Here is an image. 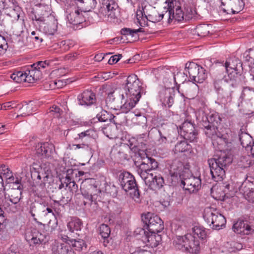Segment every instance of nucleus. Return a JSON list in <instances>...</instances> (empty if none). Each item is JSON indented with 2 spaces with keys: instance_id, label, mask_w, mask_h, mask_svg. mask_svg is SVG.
<instances>
[{
  "instance_id": "f257e3e1",
  "label": "nucleus",
  "mask_w": 254,
  "mask_h": 254,
  "mask_svg": "<svg viewBox=\"0 0 254 254\" xmlns=\"http://www.w3.org/2000/svg\"><path fill=\"white\" fill-rule=\"evenodd\" d=\"M127 83L122 90L125 98L124 103L121 106L122 112L127 113L135 107L143 92L142 83L135 74L129 75Z\"/></svg>"
},
{
  "instance_id": "f03ea898",
  "label": "nucleus",
  "mask_w": 254,
  "mask_h": 254,
  "mask_svg": "<svg viewBox=\"0 0 254 254\" xmlns=\"http://www.w3.org/2000/svg\"><path fill=\"white\" fill-rule=\"evenodd\" d=\"M215 158L208 160L212 178L216 182L221 181L225 177V170L232 161L233 158L228 150H220Z\"/></svg>"
},
{
  "instance_id": "7ed1b4c3",
  "label": "nucleus",
  "mask_w": 254,
  "mask_h": 254,
  "mask_svg": "<svg viewBox=\"0 0 254 254\" xmlns=\"http://www.w3.org/2000/svg\"><path fill=\"white\" fill-rule=\"evenodd\" d=\"M164 17H166L165 12H159L156 7L152 5H145L142 11L136 13L137 22L141 27L147 25L146 20L155 23L160 21Z\"/></svg>"
},
{
  "instance_id": "20e7f679",
  "label": "nucleus",
  "mask_w": 254,
  "mask_h": 254,
  "mask_svg": "<svg viewBox=\"0 0 254 254\" xmlns=\"http://www.w3.org/2000/svg\"><path fill=\"white\" fill-rule=\"evenodd\" d=\"M174 243L176 249L183 252L197 254L200 250L199 240L190 234L184 236H177Z\"/></svg>"
},
{
  "instance_id": "39448f33",
  "label": "nucleus",
  "mask_w": 254,
  "mask_h": 254,
  "mask_svg": "<svg viewBox=\"0 0 254 254\" xmlns=\"http://www.w3.org/2000/svg\"><path fill=\"white\" fill-rule=\"evenodd\" d=\"M203 217L209 226L214 230L222 229L226 223L225 217L213 207L205 208Z\"/></svg>"
},
{
  "instance_id": "423d86ee",
  "label": "nucleus",
  "mask_w": 254,
  "mask_h": 254,
  "mask_svg": "<svg viewBox=\"0 0 254 254\" xmlns=\"http://www.w3.org/2000/svg\"><path fill=\"white\" fill-rule=\"evenodd\" d=\"M31 178L33 181L34 186L43 190L45 188L46 184L48 182L49 173L46 168L33 163L30 169Z\"/></svg>"
},
{
  "instance_id": "0eeeda50",
  "label": "nucleus",
  "mask_w": 254,
  "mask_h": 254,
  "mask_svg": "<svg viewBox=\"0 0 254 254\" xmlns=\"http://www.w3.org/2000/svg\"><path fill=\"white\" fill-rule=\"evenodd\" d=\"M185 71L189 73L190 79L193 83H202L207 77L206 70L193 62L186 64Z\"/></svg>"
},
{
  "instance_id": "6e6552de",
  "label": "nucleus",
  "mask_w": 254,
  "mask_h": 254,
  "mask_svg": "<svg viewBox=\"0 0 254 254\" xmlns=\"http://www.w3.org/2000/svg\"><path fill=\"white\" fill-rule=\"evenodd\" d=\"M141 218L144 224L143 228L149 233H158L164 229L163 222L157 215L148 212L142 215Z\"/></svg>"
},
{
  "instance_id": "1a4fd4ad",
  "label": "nucleus",
  "mask_w": 254,
  "mask_h": 254,
  "mask_svg": "<svg viewBox=\"0 0 254 254\" xmlns=\"http://www.w3.org/2000/svg\"><path fill=\"white\" fill-rule=\"evenodd\" d=\"M225 68L227 75H225L223 79L224 81H229V79L238 81L239 71L242 69V64L238 58H234L225 63Z\"/></svg>"
},
{
  "instance_id": "9d476101",
  "label": "nucleus",
  "mask_w": 254,
  "mask_h": 254,
  "mask_svg": "<svg viewBox=\"0 0 254 254\" xmlns=\"http://www.w3.org/2000/svg\"><path fill=\"white\" fill-rule=\"evenodd\" d=\"M137 235L141 236V241L145 246L144 248H155L158 246L161 241L160 235L157 233H149L146 231L144 228H138L134 232Z\"/></svg>"
},
{
  "instance_id": "9b49d317",
  "label": "nucleus",
  "mask_w": 254,
  "mask_h": 254,
  "mask_svg": "<svg viewBox=\"0 0 254 254\" xmlns=\"http://www.w3.org/2000/svg\"><path fill=\"white\" fill-rule=\"evenodd\" d=\"M167 6L168 8L165 11V14L168 23L173 21L180 22L185 19V13L176 1L172 0L168 3Z\"/></svg>"
},
{
  "instance_id": "f8f14e48",
  "label": "nucleus",
  "mask_w": 254,
  "mask_h": 254,
  "mask_svg": "<svg viewBox=\"0 0 254 254\" xmlns=\"http://www.w3.org/2000/svg\"><path fill=\"white\" fill-rule=\"evenodd\" d=\"M119 180L122 188L126 192L133 191L134 196L138 198L140 195L138 187L133 175L128 172L122 173L119 176Z\"/></svg>"
},
{
  "instance_id": "ddd939ff",
  "label": "nucleus",
  "mask_w": 254,
  "mask_h": 254,
  "mask_svg": "<svg viewBox=\"0 0 254 254\" xmlns=\"http://www.w3.org/2000/svg\"><path fill=\"white\" fill-rule=\"evenodd\" d=\"M226 83L223 85V88L217 93L218 98L224 104L231 102L232 99V94L234 89L238 85V81L229 79V81H225Z\"/></svg>"
},
{
  "instance_id": "4468645a",
  "label": "nucleus",
  "mask_w": 254,
  "mask_h": 254,
  "mask_svg": "<svg viewBox=\"0 0 254 254\" xmlns=\"http://www.w3.org/2000/svg\"><path fill=\"white\" fill-rule=\"evenodd\" d=\"M39 75V71L35 72L27 69L24 72L19 71L14 72L11 74L10 77L13 81L17 83L22 82L32 83L38 79Z\"/></svg>"
},
{
  "instance_id": "2eb2a0df",
  "label": "nucleus",
  "mask_w": 254,
  "mask_h": 254,
  "mask_svg": "<svg viewBox=\"0 0 254 254\" xmlns=\"http://www.w3.org/2000/svg\"><path fill=\"white\" fill-rule=\"evenodd\" d=\"M25 239L31 244H45L49 240V236L46 234H42L36 229L28 230L25 233Z\"/></svg>"
},
{
  "instance_id": "dca6fc26",
  "label": "nucleus",
  "mask_w": 254,
  "mask_h": 254,
  "mask_svg": "<svg viewBox=\"0 0 254 254\" xmlns=\"http://www.w3.org/2000/svg\"><path fill=\"white\" fill-rule=\"evenodd\" d=\"M189 174L185 173L183 174L181 178V184L183 188L190 192H194L198 190L201 187V180L199 177H195Z\"/></svg>"
},
{
  "instance_id": "f3484780",
  "label": "nucleus",
  "mask_w": 254,
  "mask_h": 254,
  "mask_svg": "<svg viewBox=\"0 0 254 254\" xmlns=\"http://www.w3.org/2000/svg\"><path fill=\"white\" fill-rule=\"evenodd\" d=\"M181 135L187 141L197 142V132L194 125L190 121H185L180 127Z\"/></svg>"
},
{
  "instance_id": "a211bd4d",
  "label": "nucleus",
  "mask_w": 254,
  "mask_h": 254,
  "mask_svg": "<svg viewBox=\"0 0 254 254\" xmlns=\"http://www.w3.org/2000/svg\"><path fill=\"white\" fill-rule=\"evenodd\" d=\"M142 175L145 184L151 189H160L163 186L164 179L161 175L154 176L153 174L147 175L144 173Z\"/></svg>"
},
{
  "instance_id": "6ab92c4d",
  "label": "nucleus",
  "mask_w": 254,
  "mask_h": 254,
  "mask_svg": "<svg viewBox=\"0 0 254 254\" xmlns=\"http://www.w3.org/2000/svg\"><path fill=\"white\" fill-rule=\"evenodd\" d=\"M234 231L242 235L254 234V225L248 223L247 221L239 220L237 221L233 227Z\"/></svg>"
},
{
  "instance_id": "aec40b11",
  "label": "nucleus",
  "mask_w": 254,
  "mask_h": 254,
  "mask_svg": "<svg viewBox=\"0 0 254 254\" xmlns=\"http://www.w3.org/2000/svg\"><path fill=\"white\" fill-rule=\"evenodd\" d=\"M77 100L79 105L90 106L96 102L95 94L91 90H86L79 94Z\"/></svg>"
},
{
  "instance_id": "412c9836",
  "label": "nucleus",
  "mask_w": 254,
  "mask_h": 254,
  "mask_svg": "<svg viewBox=\"0 0 254 254\" xmlns=\"http://www.w3.org/2000/svg\"><path fill=\"white\" fill-rule=\"evenodd\" d=\"M16 186L10 190V194L7 198L9 201L19 202L21 198L22 186L20 184V180L17 178L13 183Z\"/></svg>"
},
{
  "instance_id": "4be33fe9",
  "label": "nucleus",
  "mask_w": 254,
  "mask_h": 254,
  "mask_svg": "<svg viewBox=\"0 0 254 254\" xmlns=\"http://www.w3.org/2000/svg\"><path fill=\"white\" fill-rule=\"evenodd\" d=\"M116 9L113 5L110 3L100 8L99 10V16L105 20H110L115 19L116 16Z\"/></svg>"
},
{
  "instance_id": "5701e85b",
  "label": "nucleus",
  "mask_w": 254,
  "mask_h": 254,
  "mask_svg": "<svg viewBox=\"0 0 254 254\" xmlns=\"http://www.w3.org/2000/svg\"><path fill=\"white\" fill-rule=\"evenodd\" d=\"M228 9L222 7L224 12L229 13L231 10L233 14L238 13L244 8L245 2L243 0H233V1H228Z\"/></svg>"
},
{
  "instance_id": "b1692460",
  "label": "nucleus",
  "mask_w": 254,
  "mask_h": 254,
  "mask_svg": "<svg viewBox=\"0 0 254 254\" xmlns=\"http://www.w3.org/2000/svg\"><path fill=\"white\" fill-rule=\"evenodd\" d=\"M184 169L182 162L179 159H176L172 161L170 164V175L173 178H177L178 175L183 176L181 172Z\"/></svg>"
},
{
  "instance_id": "393cba45",
  "label": "nucleus",
  "mask_w": 254,
  "mask_h": 254,
  "mask_svg": "<svg viewBox=\"0 0 254 254\" xmlns=\"http://www.w3.org/2000/svg\"><path fill=\"white\" fill-rule=\"evenodd\" d=\"M79 11L78 9H75L66 15V18L70 23L77 25L84 21L82 14Z\"/></svg>"
},
{
  "instance_id": "a878e982",
  "label": "nucleus",
  "mask_w": 254,
  "mask_h": 254,
  "mask_svg": "<svg viewBox=\"0 0 254 254\" xmlns=\"http://www.w3.org/2000/svg\"><path fill=\"white\" fill-rule=\"evenodd\" d=\"M121 99V103L123 104L125 102V96L121 89H116L113 91L108 93V96L106 99L107 105L111 104L115 99Z\"/></svg>"
},
{
  "instance_id": "bb28decb",
  "label": "nucleus",
  "mask_w": 254,
  "mask_h": 254,
  "mask_svg": "<svg viewBox=\"0 0 254 254\" xmlns=\"http://www.w3.org/2000/svg\"><path fill=\"white\" fill-rule=\"evenodd\" d=\"M142 161L140 165V170L138 171V173L141 178L143 179L142 174H146L150 175L152 174L150 173L151 171L150 166V157H148L146 155L141 157Z\"/></svg>"
},
{
  "instance_id": "cd10ccee",
  "label": "nucleus",
  "mask_w": 254,
  "mask_h": 254,
  "mask_svg": "<svg viewBox=\"0 0 254 254\" xmlns=\"http://www.w3.org/2000/svg\"><path fill=\"white\" fill-rule=\"evenodd\" d=\"M68 246L67 243H62L55 241L51 246L52 254H64Z\"/></svg>"
},
{
  "instance_id": "c85d7f7f",
  "label": "nucleus",
  "mask_w": 254,
  "mask_h": 254,
  "mask_svg": "<svg viewBox=\"0 0 254 254\" xmlns=\"http://www.w3.org/2000/svg\"><path fill=\"white\" fill-rule=\"evenodd\" d=\"M170 88V87H169ZM170 89H166L161 95V101L162 103L168 107L172 106L174 103V94L171 93Z\"/></svg>"
},
{
  "instance_id": "c756f323",
  "label": "nucleus",
  "mask_w": 254,
  "mask_h": 254,
  "mask_svg": "<svg viewBox=\"0 0 254 254\" xmlns=\"http://www.w3.org/2000/svg\"><path fill=\"white\" fill-rule=\"evenodd\" d=\"M90 189L88 191L83 190H81L82 195L84 197L83 203L84 206L91 205L93 201V196L96 194L93 191L94 190H97L96 187L91 185H90Z\"/></svg>"
},
{
  "instance_id": "7c9ffc66",
  "label": "nucleus",
  "mask_w": 254,
  "mask_h": 254,
  "mask_svg": "<svg viewBox=\"0 0 254 254\" xmlns=\"http://www.w3.org/2000/svg\"><path fill=\"white\" fill-rule=\"evenodd\" d=\"M58 21L54 18H53L50 22L45 23L43 28L44 33L48 35L54 34L57 30Z\"/></svg>"
},
{
  "instance_id": "2f4dec72",
  "label": "nucleus",
  "mask_w": 254,
  "mask_h": 254,
  "mask_svg": "<svg viewBox=\"0 0 254 254\" xmlns=\"http://www.w3.org/2000/svg\"><path fill=\"white\" fill-rule=\"evenodd\" d=\"M202 126L204 127V131L207 136L212 137L216 134L218 127L214 125H210L209 123L204 121V119H202Z\"/></svg>"
},
{
  "instance_id": "473e14b6",
  "label": "nucleus",
  "mask_w": 254,
  "mask_h": 254,
  "mask_svg": "<svg viewBox=\"0 0 254 254\" xmlns=\"http://www.w3.org/2000/svg\"><path fill=\"white\" fill-rule=\"evenodd\" d=\"M36 147H38L37 152L39 154L48 157L51 154L54 145L53 144H38V146Z\"/></svg>"
},
{
  "instance_id": "72a5a7b5",
  "label": "nucleus",
  "mask_w": 254,
  "mask_h": 254,
  "mask_svg": "<svg viewBox=\"0 0 254 254\" xmlns=\"http://www.w3.org/2000/svg\"><path fill=\"white\" fill-rule=\"evenodd\" d=\"M82 225V222L80 219L74 217L68 223L67 226L70 232H74L80 230Z\"/></svg>"
},
{
  "instance_id": "f704fd0d",
  "label": "nucleus",
  "mask_w": 254,
  "mask_h": 254,
  "mask_svg": "<svg viewBox=\"0 0 254 254\" xmlns=\"http://www.w3.org/2000/svg\"><path fill=\"white\" fill-rule=\"evenodd\" d=\"M202 119H204V121H206L210 125H214V126L218 127L220 124L221 122V119L218 113H210L207 116L203 117Z\"/></svg>"
},
{
  "instance_id": "c9c22d12",
  "label": "nucleus",
  "mask_w": 254,
  "mask_h": 254,
  "mask_svg": "<svg viewBox=\"0 0 254 254\" xmlns=\"http://www.w3.org/2000/svg\"><path fill=\"white\" fill-rule=\"evenodd\" d=\"M34 102L30 101L28 103H25L22 105L20 109V112L22 116H29L32 114V112L36 111V108L34 107Z\"/></svg>"
},
{
  "instance_id": "e433bc0d",
  "label": "nucleus",
  "mask_w": 254,
  "mask_h": 254,
  "mask_svg": "<svg viewBox=\"0 0 254 254\" xmlns=\"http://www.w3.org/2000/svg\"><path fill=\"white\" fill-rule=\"evenodd\" d=\"M125 147L127 150H130L131 152L134 154V156H137L142 157L146 155L144 150L139 148V144H126Z\"/></svg>"
},
{
  "instance_id": "4c0bfd02",
  "label": "nucleus",
  "mask_w": 254,
  "mask_h": 254,
  "mask_svg": "<svg viewBox=\"0 0 254 254\" xmlns=\"http://www.w3.org/2000/svg\"><path fill=\"white\" fill-rule=\"evenodd\" d=\"M96 118L99 121L101 122H106L108 121L112 122L115 118V116L105 110H102L96 115Z\"/></svg>"
},
{
  "instance_id": "58836bf2",
  "label": "nucleus",
  "mask_w": 254,
  "mask_h": 254,
  "mask_svg": "<svg viewBox=\"0 0 254 254\" xmlns=\"http://www.w3.org/2000/svg\"><path fill=\"white\" fill-rule=\"evenodd\" d=\"M0 168H1V169L0 170V174H1V176L2 175L3 176L5 177V178L6 180H9L8 183H11L12 182L13 183H14V182L15 181V178L13 176L12 173L10 170V169L7 168L6 166L4 165H2Z\"/></svg>"
},
{
  "instance_id": "ea45409f",
  "label": "nucleus",
  "mask_w": 254,
  "mask_h": 254,
  "mask_svg": "<svg viewBox=\"0 0 254 254\" xmlns=\"http://www.w3.org/2000/svg\"><path fill=\"white\" fill-rule=\"evenodd\" d=\"M69 242L68 245L71 246L73 248L77 251H80L82 250L83 248H86L87 245L84 240L81 239H71L68 240Z\"/></svg>"
},
{
  "instance_id": "a19ab883",
  "label": "nucleus",
  "mask_w": 254,
  "mask_h": 254,
  "mask_svg": "<svg viewBox=\"0 0 254 254\" xmlns=\"http://www.w3.org/2000/svg\"><path fill=\"white\" fill-rule=\"evenodd\" d=\"M187 78V75L185 72L178 71L176 73L175 72L173 75L174 84L177 85L183 83L186 81Z\"/></svg>"
},
{
  "instance_id": "79ce46f5",
  "label": "nucleus",
  "mask_w": 254,
  "mask_h": 254,
  "mask_svg": "<svg viewBox=\"0 0 254 254\" xmlns=\"http://www.w3.org/2000/svg\"><path fill=\"white\" fill-rule=\"evenodd\" d=\"M42 206L39 204L32 203L30 206L29 213L34 218V220L36 221L37 219L35 216H39L41 212Z\"/></svg>"
},
{
  "instance_id": "37998d69",
  "label": "nucleus",
  "mask_w": 254,
  "mask_h": 254,
  "mask_svg": "<svg viewBox=\"0 0 254 254\" xmlns=\"http://www.w3.org/2000/svg\"><path fill=\"white\" fill-rule=\"evenodd\" d=\"M191 146L190 144H176L174 149L175 154L180 152H191Z\"/></svg>"
},
{
  "instance_id": "c03bdc74",
  "label": "nucleus",
  "mask_w": 254,
  "mask_h": 254,
  "mask_svg": "<svg viewBox=\"0 0 254 254\" xmlns=\"http://www.w3.org/2000/svg\"><path fill=\"white\" fill-rule=\"evenodd\" d=\"M193 235L198 238L203 240L206 238L207 233L203 227L196 226L193 228Z\"/></svg>"
},
{
  "instance_id": "a18cd8bd",
  "label": "nucleus",
  "mask_w": 254,
  "mask_h": 254,
  "mask_svg": "<svg viewBox=\"0 0 254 254\" xmlns=\"http://www.w3.org/2000/svg\"><path fill=\"white\" fill-rule=\"evenodd\" d=\"M66 184L65 186L68 187L70 190V191L73 193L76 192L78 189L77 185L74 181H72L69 176H66L65 178V182Z\"/></svg>"
},
{
  "instance_id": "49530a36",
  "label": "nucleus",
  "mask_w": 254,
  "mask_h": 254,
  "mask_svg": "<svg viewBox=\"0 0 254 254\" xmlns=\"http://www.w3.org/2000/svg\"><path fill=\"white\" fill-rule=\"evenodd\" d=\"M253 187V185L249 182H245L242 184L241 190L242 192L243 193L245 197H247L249 195H250L252 190L254 188Z\"/></svg>"
},
{
  "instance_id": "de8ad7c7",
  "label": "nucleus",
  "mask_w": 254,
  "mask_h": 254,
  "mask_svg": "<svg viewBox=\"0 0 254 254\" xmlns=\"http://www.w3.org/2000/svg\"><path fill=\"white\" fill-rule=\"evenodd\" d=\"M99 231L100 234L104 239L108 238L111 233L109 227L104 224L101 225L99 228Z\"/></svg>"
},
{
  "instance_id": "09e8293b",
  "label": "nucleus",
  "mask_w": 254,
  "mask_h": 254,
  "mask_svg": "<svg viewBox=\"0 0 254 254\" xmlns=\"http://www.w3.org/2000/svg\"><path fill=\"white\" fill-rule=\"evenodd\" d=\"M85 5L80 6L81 10L89 11L91 8H94L97 4L96 0H85Z\"/></svg>"
},
{
  "instance_id": "8fccbe9b",
  "label": "nucleus",
  "mask_w": 254,
  "mask_h": 254,
  "mask_svg": "<svg viewBox=\"0 0 254 254\" xmlns=\"http://www.w3.org/2000/svg\"><path fill=\"white\" fill-rule=\"evenodd\" d=\"M143 31L142 29L141 28L138 29H131L130 28H124L122 29L121 33L124 35H130L131 36H133L135 34Z\"/></svg>"
},
{
  "instance_id": "3c124183",
  "label": "nucleus",
  "mask_w": 254,
  "mask_h": 254,
  "mask_svg": "<svg viewBox=\"0 0 254 254\" xmlns=\"http://www.w3.org/2000/svg\"><path fill=\"white\" fill-rule=\"evenodd\" d=\"M93 132L92 130H87L78 134V137H75V139H81V141H86L88 139L91 138V133Z\"/></svg>"
},
{
  "instance_id": "603ef678",
  "label": "nucleus",
  "mask_w": 254,
  "mask_h": 254,
  "mask_svg": "<svg viewBox=\"0 0 254 254\" xmlns=\"http://www.w3.org/2000/svg\"><path fill=\"white\" fill-rule=\"evenodd\" d=\"M196 30L199 36H205L209 33L208 26L205 24L198 25Z\"/></svg>"
},
{
  "instance_id": "864d4df0",
  "label": "nucleus",
  "mask_w": 254,
  "mask_h": 254,
  "mask_svg": "<svg viewBox=\"0 0 254 254\" xmlns=\"http://www.w3.org/2000/svg\"><path fill=\"white\" fill-rule=\"evenodd\" d=\"M235 133L232 132V131L229 129H226L225 130V133L223 134L221 136L225 143H228L229 141H232V138L233 135H234Z\"/></svg>"
},
{
  "instance_id": "5fc2aeb1",
  "label": "nucleus",
  "mask_w": 254,
  "mask_h": 254,
  "mask_svg": "<svg viewBox=\"0 0 254 254\" xmlns=\"http://www.w3.org/2000/svg\"><path fill=\"white\" fill-rule=\"evenodd\" d=\"M195 14L196 11L193 8L191 7L187 8L185 14V20H188L192 18L193 17L195 16Z\"/></svg>"
},
{
  "instance_id": "6e6d98bb",
  "label": "nucleus",
  "mask_w": 254,
  "mask_h": 254,
  "mask_svg": "<svg viewBox=\"0 0 254 254\" xmlns=\"http://www.w3.org/2000/svg\"><path fill=\"white\" fill-rule=\"evenodd\" d=\"M41 63L42 61H39L36 63H34V64L31 65V67L29 69L30 70H33L35 72L39 71V75L38 76V79L41 76V69H42V65L41 64Z\"/></svg>"
},
{
  "instance_id": "4d7b16f0",
  "label": "nucleus",
  "mask_w": 254,
  "mask_h": 254,
  "mask_svg": "<svg viewBox=\"0 0 254 254\" xmlns=\"http://www.w3.org/2000/svg\"><path fill=\"white\" fill-rule=\"evenodd\" d=\"M244 54L246 55V60L251 62H254L253 65H254V48L249 49Z\"/></svg>"
},
{
  "instance_id": "13d9d810",
  "label": "nucleus",
  "mask_w": 254,
  "mask_h": 254,
  "mask_svg": "<svg viewBox=\"0 0 254 254\" xmlns=\"http://www.w3.org/2000/svg\"><path fill=\"white\" fill-rule=\"evenodd\" d=\"M251 136L247 133H242L239 135V141L240 143H245V142L251 143Z\"/></svg>"
},
{
  "instance_id": "bf43d9fd",
  "label": "nucleus",
  "mask_w": 254,
  "mask_h": 254,
  "mask_svg": "<svg viewBox=\"0 0 254 254\" xmlns=\"http://www.w3.org/2000/svg\"><path fill=\"white\" fill-rule=\"evenodd\" d=\"M73 146H74V149L76 150L77 149H82L85 151H89L91 150V148L88 145V144H73Z\"/></svg>"
},
{
  "instance_id": "052dcab7",
  "label": "nucleus",
  "mask_w": 254,
  "mask_h": 254,
  "mask_svg": "<svg viewBox=\"0 0 254 254\" xmlns=\"http://www.w3.org/2000/svg\"><path fill=\"white\" fill-rule=\"evenodd\" d=\"M122 57V55H116L112 56L108 61L110 64H113L117 63L120 59Z\"/></svg>"
},
{
  "instance_id": "680f3d73",
  "label": "nucleus",
  "mask_w": 254,
  "mask_h": 254,
  "mask_svg": "<svg viewBox=\"0 0 254 254\" xmlns=\"http://www.w3.org/2000/svg\"><path fill=\"white\" fill-rule=\"evenodd\" d=\"M222 85V81L221 79L218 78L217 79H214V86L215 89L216 90L217 93L219 91H220L223 87Z\"/></svg>"
},
{
  "instance_id": "e2e57ef3",
  "label": "nucleus",
  "mask_w": 254,
  "mask_h": 254,
  "mask_svg": "<svg viewBox=\"0 0 254 254\" xmlns=\"http://www.w3.org/2000/svg\"><path fill=\"white\" fill-rule=\"evenodd\" d=\"M50 112L55 113V116L57 118H59L60 116L61 113V112H62V111L59 107L55 106H53L51 108Z\"/></svg>"
},
{
  "instance_id": "0e129e2a",
  "label": "nucleus",
  "mask_w": 254,
  "mask_h": 254,
  "mask_svg": "<svg viewBox=\"0 0 254 254\" xmlns=\"http://www.w3.org/2000/svg\"><path fill=\"white\" fill-rule=\"evenodd\" d=\"M147 138L148 135L147 133L139 134L136 136V141H137L138 143H143V141H147L146 139Z\"/></svg>"
},
{
  "instance_id": "69168bd1",
  "label": "nucleus",
  "mask_w": 254,
  "mask_h": 254,
  "mask_svg": "<svg viewBox=\"0 0 254 254\" xmlns=\"http://www.w3.org/2000/svg\"><path fill=\"white\" fill-rule=\"evenodd\" d=\"M148 5H155L164 2L167 3V0H146Z\"/></svg>"
},
{
  "instance_id": "338daca9",
  "label": "nucleus",
  "mask_w": 254,
  "mask_h": 254,
  "mask_svg": "<svg viewBox=\"0 0 254 254\" xmlns=\"http://www.w3.org/2000/svg\"><path fill=\"white\" fill-rule=\"evenodd\" d=\"M150 166L151 171L154 169H156L158 168V162L153 158L150 157Z\"/></svg>"
},
{
  "instance_id": "774afa93",
  "label": "nucleus",
  "mask_w": 254,
  "mask_h": 254,
  "mask_svg": "<svg viewBox=\"0 0 254 254\" xmlns=\"http://www.w3.org/2000/svg\"><path fill=\"white\" fill-rule=\"evenodd\" d=\"M147 251V249H142L140 246L139 247H137L135 251H132V250L131 249L130 252H131V254H139L140 253H143V252Z\"/></svg>"
}]
</instances>
